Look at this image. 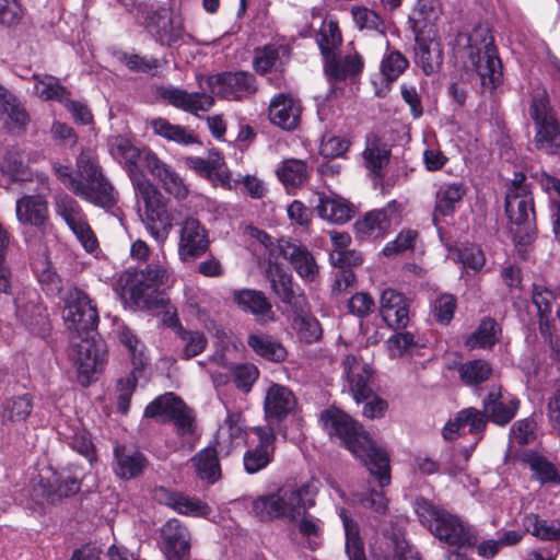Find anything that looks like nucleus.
<instances>
[{
  "label": "nucleus",
  "mask_w": 560,
  "mask_h": 560,
  "mask_svg": "<svg viewBox=\"0 0 560 560\" xmlns=\"http://www.w3.org/2000/svg\"><path fill=\"white\" fill-rule=\"evenodd\" d=\"M109 153L124 166L136 196L144 203L140 217L147 231L163 245L170 235L172 224L166 214L162 194L140 170V164L144 167V155L153 152L147 149L140 150L129 139L117 136L109 142Z\"/></svg>",
  "instance_id": "obj_1"
},
{
  "label": "nucleus",
  "mask_w": 560,
  "mask_h": 560,
  "mask_svg": "<svg viewBox=\"0 0 560 560\" xmlns=\"http://www.w3.org/2000/svg\"><path fill=\"white\" fill-rule=\"evenodd\" d=\"M63 318L72 331V360L79 373L80 383L89 385L91 378L105 362V346L90 334L97 327L98 314L90 296L82 290L70 292Z\"/></svg>",
  "instance_id": "obj_2"
},
{
  "label": "nucleus",
  "mask_w": 560,
  "mask_h": 560,
  "mask_svg": "<svg viewBox=\"0 0 560 560\" xmlns=\"http://www.w3.org/2000/svg\"><path fill=\"white\" fill-rule=\"evenodd\" d=\"M330 435L342 440L347 448L368 467L381 488L390 483L389 456L377 446L362 425L339 409H327L320 417Z\"/></svg>",
  "instance_id": "obj_3"
},
{
  "label": "nucleus",
  "mask_w": 560,
  "mask_h": 560,
  "mask_svg": "<svg viewBox=\"0 0 560 560\" xmlns=\"http://www.w3.org/2000/svg\"><path fill=\"white\" fill-rule=\"evenodd\" d=\"M54 172L69 191L86 202L105 210H110L118 203V191L91 154L79 155L75 172L61 164H54Z\"/></svg>",
  "instance_id": "obj_4"
},
{
  "label": "nucleus",
  "mask_w": 560,
  "mask_h": 560,
  "mask_svg": "<svg viewBox=\"0 0 560 560\" xmlns=\"http://www.w3.org/2000/svg\"><path fill=\"white\" fill-rule=\"evenodd\" d=\"M454 55L466 59L480 77L485 89L500 84L503 72L490 30L479 25L470 33H458L453 45Z\"/></svg>",
  "instance_id": "obj_5"
},
{
  "label": "nucleus",
  "mask_w": 560,
  "mask_h": 560,
  "mask_svg": "<svg viewBox=\"0 0 560 560\" xmlns=\"http://www.w3.org/2000/svg\"><path fill=\"white\" fill-rule=\"evenodd\" d=\"M317 488L313 482L301 487H282L275 493L261 495L253 501L252 509L260 521L277 518L296 521L302 511L315 504Z\"/></svg>",
  "instance_id": "obj_6"
},
{
  "label": "nucleus",
  "mask_w": 560,
  "mask_h": 560,
  "mask_svg": "<svg viewBox=\"0 0 560 560\" xmlns=\"http://www.w3.org/2000/svg\"><path fill=\"white\" fill-rule=\"evenodd\" d=\"M525 177L514 180L505 197V211L515 246L522 255L536 237V212L534 197L523 183Z\"/></svg>",
  "instance_id": "obj_7"
},
{
  "label": "nucleus",
  "mask_w": 560,
  "mask_h": 560,
  "mask_svg": "<svg viewBox=\"0 0 560 560\" xmlns=\"http://www.w3.org/2000/svg\"><path fill=\"white\" fill-rule=\"evenodd\" d=\"M415 505L421 523L428 526L431 533L441 541L458 548L474 546L477 542L470 527L465 525L456 515L424 498L417 499Z\"/></svg>",
  "instance_id": "obj_8"
},
{
  "label": "nucleus",
  "mask_w": 560,
  "mask_h": 560,
  "mask_svg": "<svg viewBox=\"0 0 560 560\" xmlns=\"http://www.w3.org/2000/svg\"><path fill=\"white\" fill-rule=\"evenodd\" d=\"M529 114L536 126L535 147L547 154H557L560 151V126L546 91L534 95Z\"/></svg>",
  "instance_id": "obj_9"
},
{
  "label": "nucleus",
  "mask_w": 560,
  "mask_h": 560,
  "mask_svg": "<svg viewBox=\"0 0 560 560\" xmlns=\"http://www.w3.org/2000/svg\"><path fill=\"white\" fill-rule=\"evenodd\" d=\"M340 517L345 528L346 552L349 560H366L358 523L349 517L345 510H341ZM377 560H420V558L405 539L394 537L390 540L389 550Z\"/></svg>",
  "instance_id": "obj_10"
},
{
  "label": "nucleus",
  "mask_w": 560,
  "mask_h": 560,
  "mask_svg": "<svg viewBox=\"0 0 560 560\" xmlns=\"http://www.w3.org/2000/svg\"><path fill=\"white\" fill-rule=\"evenodd\" d=\"M206 83L211 93L229 101H241L256 93L257 83L247 71L222 72L209 75Z\"/></svg>",
  "instance_id": "obj_11"
},
{
  "label": "nucleus",
  "mask_w": 560,
  "mask_h": 560,
  "mask_svg": "<svg viewBox=\"0 0 560 560\" xmlns=\"http://www.w3.org/2000/svg\"><path fill=\"white\" fill-rule=\"evenodd\" d=\"M177 255L182 262H191L203 256L210 246L208 231L195 218L179 224Z\"/></svg>",
  "instance_id": "obj_12"
},
{
  "label": "nucleus",
  "mask_w": 560,
  "mask_h": 560,
  "mask_svg": "<svg viewBox=\"0 0 560 560\" xmlns=\"http://www.w3.org/2000/svg\"><path fill=\"white\" fill-rule=\"evenodd\" d=\"M342 375L357 402L368 400L373 395V370L357 354H346L341 361Z\"/></svg>",
  "instance_id": "obj_13"
},
{
  "label": "nucleus",
  "mask_w": 560,
  "mask_h": 560,
  "mask_svg": "<svg viewBox=\"0 0 560 560\" xmlns=\"http://www.w3.org/2000/svg\"><path fill=\"white\" fill-rule=\"evenodd\" d=\"M172 281L173 272L168 265L163 261L148 265L145 270L129 275L126 287L132 299L143 300L150 291H154L161 285H167Z\"/></svg>",
  "instance_id": "obj_14"
},
{
  "label": "nucleus",
  "mask_w": 560,
  "mask_h": 560,
  "mask_svg": "<svg viewBox=\"0 0 560 560\" xmlns=\"http://www.w3.org/2000/svg\"><path fill=\"white\" fill-rule=\"evenodd\" d=\"M277 250L280 256L290 262L302 280L306 282H313L316 280L319 273V268L314 255L306 246L281 238L277 244Z\"/></svg>",
  "instance_id": "obj_15"
},
{
  "label": "nucleus",
  "mask_w": 560,
  "mask_h": 560,
  "mask_svg": "<svg viewBox=\"0 0 560 560\" xmlns=\"http://www.w3.org/2000/svg\"><path fill=\"white\" fill-rule=\"evenodd\" d=\"M482 406L488 421L503 427L516 416L520 400L511 394L502 393L501 387H492L483 398Z\"/></svg>",
  "instance_id": "obj_16"
},
{
  "label": "nucleus",
  "mask_w": 560,
  "mask_h": 560,
  "mask_svg": "<svg viewBox=\"0 0 560 560\" xmlns=\"http://www.w3.org/2000/svg\"><path fill=\"white\" fill-rule=\"evenodd\" d=\"M153 498L179 514L203 517L211 512L209 505L197 498L189 497L183 492L173 491L165 487H156L153 490Z\"/></svg>",
  "instance_id": "obj_17"
},
{
  "label": "nucleus",
  "mask_w": 560,
  "mask_h": 560,
  "mask_svg": "<svg viewBox=\"0 0 560 560\" xmlns=\"http://www.w3.org/2000/svg\"><path fill=\"white\" fill-rule=\"evenodd\" d=\"M148 459L133 446L117 444L114 447L113 471L122 479L130 480L141 476L147 468Z\"/></svg>",
  "instance_id": "obj_18"
},
{
  "label": "nucleus",
  "mask_w": 560,
  "mask_h": 560,
  "mask_svg": "<svg viewBox=\"0 0 560 560\" xmlns=\"http://www.w3.org/2000/svg\"><path fill=\"white\" fill-rule=\"evenodd\" d=\"M144 167L158 178L163 188L176 199H185L188 196V187L175 170L164 163L155 153L144 155Z\"/></svg>",
  "instance_id": "obj_19"
},
{
  "label": "nucleus",
  "mask_w": 560,
  "mask_h": 560,
  "mask_svg": "<svg viewBox=\"0 0 560 560\" xmlns=\"http://www.w3.org/2000/svg\"><path fill=\"white\" fill-rule=\"evenodd\" d=\"M162 538L166 560H188L190 534L178 520L172 518L163 525Z\"/></svg>",
  "instance_id": "obj_20"
},
{
  "label": "nucleus",
  "mask_w": 560,
  "mask_h": 560,
  "mask_svg": "<svg viewBox=\"0 0 560 560\" xmlns=\"http://www.w3.org/2000/svg\"><path fill=\"white\" fill-rule=\"evenodd\" d=\"M296 406L292 390L280 384H272L266 393L264 409L269 423L279 422L287 418Z\"/></svg>",
  "instance_id": "obj_21"
},
{
  "label": "nucleus",
  "mask_w": 560,
  "mask_h": 560,
  "mask_svg": "<svg viewBox=\"0 0 560 560\" xmlns=\"http://www.w3.org/2000/svg\"><path fill=\"white\" fill-rule=\"evenodd\" d=\"M232 302L243 312L250 313L259 322L273 319L272 305L262 291L255 289H234Z\"/></svg>",
  "instance_id": "obj_22"
},
{
  "label": "nucleus",
  "mask_w": 560,
  "mask_h": 560,
  "mask_svg": "<svg viewBox=\"0 0 560 560\" xmlns=\"http://www.w3.org/2000/svg\"><path fill=\"white\" fill-rule=\"evenodd\" d=\"M487 423L488 417L485 410L472 407L465 408L445 424L442 434L445 440L450 441L456 439L466 429L468 433L479 435L485 431Z\"/></svg>",
  "instance_id": "obj_23"
},
{
  "label": "nucleus",
  "mask_w": 560,
  "mask_h": 560,
  "mask_svg": "<svg viewBox=\"0 0 560 560\" xmlns=\"http://www.w3.org/2000/svg\"><path fill=\"white\" fill-rule=\"evenodd\" d=\"M380 311L386 324L394 328H405L409 323V305L407 299L393 289L381 294Z\"/></svg>",
  "instance_id": "obj_24"
},
{
  "label": "nucleus",
  "mask_w": 560,
  "mask_h": 560,
  "mask_svg": "<svg viewBox=\"0 0 560 560\" xmlns=\"http://www.w3.org/2000/svg\"><path fill=\"white\" fill-rule=\"evenodd\" d=\"M161 96L174 107L192 115H198V112H209L214 105L212 95L200 92L190 93L177 88L163 89Z\"/></svg>",
  "instance_id": "obj_25"
},
{
  "label": "nucleus",
  "mask_w": 560,
  "mask_h": 560,
  "mask_svg": "<svg viewBox=\"0 0 560 560\" xmlns=\"http://www.w3.org/2000/svg\"><path fill=\"white\" fill-rule=\"evenodd\" d=\"M390 159V147L376 133H368L362 152L363 166L374 177L382 176Z\"/></svg>",
  "instance_id": "obj_26"
},
{
  "label": "nucleus",
  "mask_w": 560,
  "mask_h": 560,
  "mask_svg": "<svg viewBox=\"0 0 560 560\" xmlns=\"http://www.w3.org/2000/svg\"><path fill=\"white\" fill-rule=\"evenodd\" d=\"M395 210L392 203L385 209L372 210L355 224V232L360 238H380L383 237L390 229L392 217Z\"/></svg>",
  "instance_id": "obj_27"
},
{
  "label": "nucleus",
  "mask_w": 560,
  "mask_h": 560,
  "mask_svg": "<svg viewBox=\"0 0 560 560\" xmlns=\"http://www.w3.org/2000/svg\"><path fill=\"white\" fill-rule=\"evenodd\" d=\"M256 431L259 435V443L246 451L243 457L244 468L248 474H256L267 467L275 453V433L261 429Z\"/></svg>",
  "instance_id": "obj_28"
},
{
  "label": "nucleus",
  "mask_w": 560,
  "mask_h": 560,
  "mask_svg": "<svg viewBox=\"0 0 560 560\" xmlns=\"http://www.w3.org/2000/svg\"><path fill=\"white\" fill-rule=\"evenodd\" d=\"M416 61L422 71L429 75L436 72L443 62V49L435 37L416 35Z\"/></svg>",
  "instance_id": "obj_29"
},
{
  "label": "nucleus",
  "mask_w": 560,
  "mask_h": 560,
  "mask_svg": "<svg viewBox=\"0 0 560 560\" xmlns=\"http://www.w3.org/2000/svg\"><path fill=\"white\" fill-rule=\"evenodd\" d=\"M300 115L301 107L292 97L280 94L270 103V121L284 130L295 129L300 121Z\"/></svg>",
  "instance_id": "obj_30"
},
{
  "label": "nucleus",
  "mask_w": 560,
  "mask_h": 560,
  "mask_svg": "<svg viewBox=\"0 0 560 560\" xmlns=\"http://www.w3.org/2000/svg\"><path fill=\"white\" fill-rule=\"evenodd\" d=\"M16 218L21 223L40 228L48 219L47 201L42 196H24L16 201Z\"/></svg>",
  "instance_id": "obj_31"
},
{
  "label": "nucleus",
  "mask_w": 560,
  "mask_h": 560,
  "mask_svg": "<svg viewBox=\"0 0 560 560\" xmlns=\"http://www.w3.org/2000/svg\"><path fill=\"white\" fill-rule=\"evenodd\" d=\"M325 71L330 79L345 80L355 75L363 69V60L359 54L337 56L335 52L324 56Z\"/></svg>",
  "instance_id": "obj_32"
},
{
  "label": "nucleus",
  "mask_w": 560,
  "mask_h": 560,
  "mask_svg": "<svg viewBox=\"0 0 560 560\" xmlns=\"http://www.w3.org/2000/svg\"><path fill=\"white\" fill-rule=\"evenodd\" d=\"M467 194V186L463 182L442 184L435 192L434 217H447L455 211V206Z\"/></svg>",
  "instance_id": "obj_33"
},
{
  "label": "nucleus",
  "mask_w": 560,
  "mask_h": 560,
  "mask_svg": "<svg viewBox=\"0 0 560 560\" xmlns=\"http://www.w3.org/2000/svg\"><path fill=\"white\" fill-rule=\"evenodd\" d=\"M277 177L287 188H298L304 185L308 178V167L305 161L300 159H284L278 165Z\"/></svg>",
  "instance_id": "obj_34"
},
{
  "label": "nucleus",
  "mask_w": 560,
  "mask_h": 560,
  "mask_svg": "<svg viewBox=\"0 0 560 560\" xmlns=\"http://www.w3.org/2000/svg\"><path fill=\"white\" fill-rule=\"evenodd\" d=\"M154 135L162 137L166 141H172L180 145L197 143L196 136L180 125H174L166 118L158 117L150 121Z\"/></svg>",
  "instance_id": "obj_35"
},
{
  "label": "nucleus",
  "mask_w": 560,
  "mask_h": 560,
  "mask_svg": "<svg viewBox=\"0 0 560 560\" xmlns=\"http://www.w3.org/2000/svg\"><path fill=\"white\" fill-rule=\"evenodd\" d=\"M191 462L197 476L208 483L217 482L221 477V468L215 448L206 447L199 451Z\"/></svg>",
  "instance_id": "obj_36"
},
{
  "label": "nucleus",
  "mask_w": 560,
  "mask_h": 560,
  "mask_svg": "<svg viewBox=\"0 0 560 560\" xmlns=\"http://www.w3.org/2000/svg\"><path fill=\"white\" fill-rule=\"evenodd\" d=\"M247 343L257 355L262 357L269 361L282 362L287 358L285 348L269 335H249Z\"/></svg>",
  "instance_id": "obj_37"
},
{
  "label": "nucleus",
  "mask_w": 560,
  "mask_h": 560,
  "mask_svg": "<svg viewBox=\"0 0 560 560\" xmlns=\"http://www.w3.org/2000/svg\"><path fill=\"white\" fill-rule=\"evenodd\" d=\"M267 278L276 295L285 304H292L295 299L293 277L277 264H270Z\"/></svg>",
  "instance_id": "obj_38"
},
{
  "label": "nucleus",
  "mask_w": 560,
  "mask_h": 560,
  "mask_svg": "<svg viewBox=\"0 0 560 560\" xmlns=\"http://www.w3.org/2000/svg\"><path fill=\"white\" fill-rule=\"evenodd\" d=\"M558 295L544 284L534 283L532 289V301L537 308L539 328L542 334L549 328V319L552 313V304Z\"/></svg>",
  "instance_id": "obj_39"
},
{
  "label": "nucleus",
  "mask_w": 560,
  "mask_h": 560,
  "mask_svg": "<svg viewBox=\"0 0 560 560\" xmlns=\"http://www.w3.org/2000/svg\"><path fill=\"white\" fill-rule=\"evenodd\" d=\"M500 327L498 323L490 318H483L478 328L467 337L465 346L472 350L477 348H492L499 340Z\"/></svg>",
  "instance_id": "obj_40"
},
{
  "label": "nucleus",
  "mask_w": 560,
  "mask_h": 560,
  "mask_svg": "<svg viewBox=\"0 0 560 560\" xmlns=\"http://www.w3.org/2000/svg\"><path fill=\"white\" fill-rule=\"evenodd\" d=\"M32 79L35 80L34 90L40 100L63 103L70 95L67 88L61 85L59 79L54 75L34 73Z\"/></svg>",
  "instance_id": "obj_41"
},
{
  "label": "nucleus",
  "mask_w": 560,
  "mask_h": 560,
  "mask_svg": "<svg viewBox=\"0 0 560 560\" xmlns=\"http://www.w3.org/2000/svg\"><path fill=\"white\" fill-rule=\"evenodd\" d=\"M0 106L8 116L7 124L11 129H24L28 122V115L19 100L0 85Z\"/></svg>",
  "instance_id": "obj_42"
},
{
  "label": "nucleus",
  "mask_w": 560,
  "mask_h": 560,
  "mask_svg": "<svg viewBox=\"0 0 560 560\" xmlns=\"http://www.w3.org/2000/svg\"><path fill=\"white\" fill-rule=\"evenodd\" d=\"M316 211L322 219L332 223H345L352 215L350 206L340 198L319 197Z\"/></svg>",
  "instance_id": "obj_43"
},
{
  "label": "nucleus",
  "mask_w": 560,
  "mask_h": 560,
  "mask_svg": "<svg viewBox=\"0 0 560 560\" xmlns=\"http://www.w3.org/2000/svg\"><path fill=\"white\" fill-rule=\"evenodd\" d=\"M182 401L173 393L161 395L147 406L144 417L159 419L161 422L170 421L178 407H182Z\"/></svg>",
  "instance_id": "obj_44"
},
{
  "label": "nucleus",
  "mask_w": 560,
  "mask_h": 560,
  "mask_svg": "<svg viewBox=\"0 0 560 560\" xmlns=\"http://www.w3.org/2000/svg\"><path fill=\"white\" fill-rule=\"evenodd\" d=\"M524 526L528 533L541 540L560 542V522L549 523L530 514L525 517Z\"/></svg>",
  "instance_id": "obj_45"
},
{
  "label": "nucleus",
  "mask_w": 560,
  "mask_h": 560,
  "mask_svg": "<svg viewBox=\"0 0 560 560\" xmlns=\"http://www.w3.org/2000/svg\"><path fill=\"white\" fill-rule=\"evenodd\" d=\"M287 48L281 45H266L256 49L254 57V68L258 73H266L277 69L281 65V56L287 52Z\"/></svg>",
  "instance_id": "obj_46"
},
{
  "label": "nucleus",
  "mask_w": 560,
  "mask_h": 560,
  "mask_svg": "<svg viewBox=\"0 0 560 560\" xmlns=\"http://www.w3.org/2000/svg\"><path fill=\"white\" fill-rule=\"evenodd\" d=\"M457 307L456 298L450 293H438L430 301V314L441 325H448Z\"/></svg>",
  "instance_id": "obj_47"
},
{
  "label": "nucleus",
  "mask_w": 560,
  "mask_h": 560,
  "mask_svg": "<svg viewBox=\"0 0 560 560\" xmlns=\"http://www.w3.org/2000/svg\"><path fill=\"white\" fill-rule=\"evenodd\" d=\"M55 209L68 228L88 218L80 203L67 194H60L56 197Z\"/></svg>",
  "instance_id": "obj_48"
},
{
  "label": "nucleus",
  "mask_w": 560,
  "mask_h": 560,
  "mask_svg": "<svg viewBox=\"0 0 560 560\" xmlns=\"http://www.w3.org/2000/svg\"><path fill=\"white\" fill-rule=\"evenodd\" d=\"M33 404L28 395L10 398L2 406V418L4 421H24L32 412Z\"/></svg>",
  "instance_id": "obj_49"
},
{
  "label": "nucleus",
  "mask_w": 560,
  "mask_h": 560,
  "mask_svg": "<svg viewBox=\"0 0 560 560\" xmlns=\"http://www.w3.org/2000/svg\"><path fill=\"white\" fill-rule=\"evenodd\" d=\"M177 336L183 345V358L191 359L205 351L208 340L203 332L198 330H186L183 327L177 329Z\"/></svg>",
  "instance_id": "obj_50"
},
{
  "label": "nucleus",
  "mask_w": 560,
  "mask_h": 560,
  "mask_svg": "<svg viewBox=\"0 0 560 560\" xmlns=\"http://www.w3.org/2000/svg\"><path fill=\"white\" fill-rule=\"evenodd\" d=\"M491 372V366L483 360L467 361L458 369L460 380L467 385L480 384L487 381Z\"/></svg>",
  "instance_id": "obj_51"
},
{
  "label": "nucleus",
  "mask_w": 560,
  "mask_h": 560,
  "mask_svg": "<svg viewBox=\"0 0 560 560\" xmlns=\"http://www.w3.org/2000/svg\"><path fill=\"white\" fill-rule=\"evenodd\" d=\"M60 435L68 441V444L89 459L90 463L94 459V448L90 438V434L80 428L68 429L67 431H60Z\"/></svg>",
  "instance_id": "obj_52"
},
{
  "label": "nucleus",
  "mask_w": 560,
  "mask_h": 560,
  "mask_svg": "<svg viewBox=\"0 0 560 560\" xmlns=\"http://www.w3.org/2000/svg\"><path fill=\"white\" fill-rule=\"evenodd\" d=\"M0 170L12 180H28L31 178V172L20 152H8L0 163Z\"/></svg>",
  "instance_id": "obj_53"
},
{
  "label": "nucleus",
  "mask_w": 560,
  "mask_h": 560,
  "mask_svg": "<svg viewBox=\"0 0 560 560\" xmlns=\"http://www.w3.org/2000/svg\"><path fill=\"white\" fill-rule=\"evenodd\" d=\"M118 337L120 342L127 348L136 370L138 366H145L148 358L144 353V346L138 337L128 327H121Z\"/></svg>",
  "instance_id": "obj_54"
},
{
  "label": "nucleus",
  "mask_w": 560,
  "mask_h": 560,
  "mask_svg": "<svg viewBox=\"0 0 560 560\" xmlns=\"http://www.w3.org/2000/svg\"><path fill=\"white\" fill-rule=\"evenodd\" d=\"M540 185L548 194L553 192L559 197V199L550 201V209L555 238L560 243V179L545 174L540 179Z\"/></svg>",
  "instance_id": "obj_55"
},
{
  "label": "nucleus",
  "mask_w": 560,
  "mask_h": 560,
  "mask_svg": "<svg viewBox=\"0 0 560 560\" xmlns=\"http://www.w3.org/2000/svg\"><path fill=\"white\" fill-rule=\"evenodd\" d=\"M293 328L296 330L299 338L307 343L317 341L322 336L319 322L308 314L295 316Z\"/></svg>",
  "instance_id": "obj_56"
},
{
  "label": "nucleus",
  "mask_w": 560,
  "mask_h": 560,
  "mask_svg": "<svg viewBox=\"0 0 560 560\" xmlns=\"http://www.w3.org/2000/svg\"><path fill=\"white\" fill-rule=\"evenodd\" d=\"M407 58L398 50L385 54L381 62L382 74L387 81L393 82L408 68Z\"/></svg>",
  "instance_id": "obj_57"
},
{
  "label": "nucleus",
  "mask_w": 560,
  "mask_h": 560,
  "mask_svg": "<svg viewBox=\"0 0 560 560\" xmlns=\"http://www.w3.org/2000/svg\"><path fill=\"white\" fill-rule=\"evenodd\" d=\"M341 32L337 22H324L319 34L317 35V44L323 56L334 52V49L341 44Z\"/></svg>",
  "instance_id": "obj_58"
},
{
  "label": "nucleus",
  "mask_w": 560,
  "mask_h": 560,
  "mask_svg": "<svg viewBox=\"0 0 560 560\" xmlns=\"http://www.w3.org/2000/svg\"><path fill=\"white\" fill-rule=\"evenodd\" d=\"M528 465L533 471V477L541 483L553 482L560 483L559 474L555 466L540 456H532L528 459Z\"/></svg>",
  "instance_id": "obj_59"
},
{
  "label": "nucleus",
  "mask_w": 560,
  "mask_h": 560,
  "mask_svg": "<svg viewBox=\"0 0 560 560\" xmlns=\"http://www.w3.org/2000/svg\"><path fill=\"white\" fill-rule=\"evenodd\" d=\"M352 16L355 25L360 30H371L378 33L384 32L385 26L383 20L376 12L370 9L354 8L352 10Z\"/></svg>",
  "instance_id": "obj_60"
},
{
  "label": "nucleus",
  "mask_w": 560,
  "mask_h": 560,
  "mask_svg": "<svg viewBox=\"0 0 560 560\" xmlns=\"http://www.w3.org/2000/svg\"><path fill=\"white\" fill-rule=\"evenodd\" d=\"M222 163L223 159L218 152L210 153L208 159L198 156H189L186 159V164L190 168L207 177L211 176L215 171H218Z\"/></svg>",
  "instance_id": "obj_61"
},
{
  "label": "nucleus",
  "mask_w": 560,
  "mask_h": 560,
  "mask_svg": "<svg viewBox=\"0 0 560 560\" xmlns=\"http://www.w3.org/2000/svg\"><path fill=\"white\" fill-rule=\"evenodd\" d=\"M81 488V482L78 478L67 477L65 479H58L50 489L47 490V499L51 502L61 498H67L75 494Z\"/></svg>",
  "instance_id": "obj_62"
},
{
  "label": "nucleus",
  "mask_w": 560,
  "mask_h": 560,
  "mask_svg": "<svg viewBox=\"0 0 560 560\" xmlns=\"http://www.w3.org/2000/svg\"><path fill=\"white\" fill-rule=\"evenodd\" d=\"M417 236L418 233L413 230L401 231L394 241L388 242L385 245L383 248L384 255L390 257L411 249L417 240Z\"/></svg>",
  "instance_id": "obj_63"
},
{
  "label": "nucleus",
  "mask_w": 560,
  "mask_h": 560,
  "mask_svg": "<svg viewBox=\"0 0 560 560\" xmlns=\"http://www.w3.org/2000/svg\"><path fill=\"white\" fill-rule=\"evenodd\" d=\"M458 259L465 269L474 272L480 270L485 265V255L482 250L475 245H467L458 250Z\"/></svg>",
  "instance_id": "obj_64"
}]
</instances>
